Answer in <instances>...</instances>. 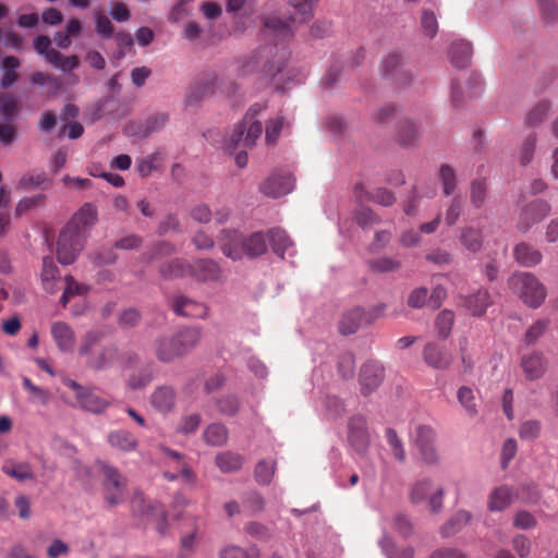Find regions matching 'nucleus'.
<instances>
[{"mask_svg":"<svg viewBox=\"0 0 558 558\" xmlns=\"http://www.w3.org/2000/svg\"><path fill=\"white\" fill-rule=\"evenodd\" d=\"M169 116L165 112H157L149 118L141 126L143 136H149L155 132H159L168 123Z\"/></svg>","mask_w":558,"mask_h":558,"instance_id":"47","label":"nucleus"},{"mask_svg":"<svg viewBox=\"0 0 558 558\" xmlns=\"http://www.w3.org/2000/svg\"><path fill=\"white\" fill-rule=\"evenodd\" d=\"M488 195V185L484 179H475L470 186V201L475 208H482Z\"/></svg>","mask_w":558,"mask_h":558,"instance_id":"43","label":"nucleus"},{"mask_svg":"<svg viewBox=\"0 0 558 558\" xmlns=\"http://www.w3.org/2000/svg\"><path fill=\"white\" fill-rule=\"evenodd\" d=\"M550 211L551 206L545 199L537 198L530 202L520 210L517 229L523 233L527 232L534 225L545 219Z\"/></svg>","mask_w":558,"mask_h":558,"instance_id":"10","label":"nucleus"},{"mask_svg":"<svg viewBox=\"0 0 558 558\" xmlns=\"http://www.w3.org/2000/svg\"><path fill=\"white\" fill-rule=\"evenodd\" d=\"M513 256L515 262L523 267H534L543 259L541 251L526 242H520L514 246Z\"/></svg>","mask_w":558,"mask_h":558,"instance_id":"26","label":"nucleus"},{"mask_svg":"<svg viewBox=\"0 0 558 558\" xmlns=\"http://www.w3.org/2000/svg\"><path fill=\"white\" fill-rule=\"evenodd\" d=\"M105 499L110 506H117L124 500L125 478L117 468L105 464L102 466Z\"/></svg>","mask_w":558,"mask_h":558,"instance_id":"11","label":"nucleus"},{"mask_svg":"<svg viewBox=\"0 0 558 558\" xmlns=\"http://www.w3.org/2000/svg\"><path fill=\"white\" fill-rule=\"evenodd\" d=\"M471 520V513L465 510L456 512L446 523L440 527L442 537H450L460 532Z\"/></svg>","mask_w":558,"mask_h":558,"instance_id":"32","label":"nucleus"},{"mask_svg":"<svg viewBox=\"0 0 558 558\" xmlns=\"http://www.w3.org/2000/svg\"><path fill=\"white\" fill-rule=\"evenodd\" d=\"M244 462V457L232 451H223L216 456L215 463L223 473L239 471Z\"/></svg>","mask_w":558,"mask_h":558,"instance_id":"31","label":"nucleus"},{"mask_svg":"<svg viewBox=\"0 0 558 558\" xmlns=\"http://www.w3.org/2000/svg\"><path fill=\"white\" fill-rule=\"evenodd\" d=\"M284 120L282 117L271 119L266 124L265 141L267 145H275L278 142L279 135L283 129Z\"/></svg>","mask_w":558,"mask_h":558,"instance_id":"55","label":"nucleus"},{"mask_svg":"<svg viewBox=\"0 0 558 558\" xmlns=\"http://www.w3.org/2000/svg\"><path fill=\"white\" fill-rule=\"evenodd\" d=\"M240 402L235 396H227L217 401V409L221 414L233 416L238 413Z\"/></svg>","mask_w":558,"mask_h":558,"instance_id":"61","label":"nucleus"},{"mask_svg":"<svg viewBox=\"0 0 558 558\" xmlns=\"http://www.w3.org/2000/svg\"><path fill=\"white\" fill-rule=\"evenodd\" d=\"M462 305L471 312L473 316H482L490 305V295L487 290L480 289L474 293L461 298Z\"/></svg>","mask_w":558,"mask_h":558,"instance_id":"27","label":"nucleus"},{"mask_svg":"<svg viewBox=\"0 0 558 558\" xmlns=\"http://www.w3.org/2000/svg\"><path fill=\"white\" fill-rule=\"evenodd\" d=\"M439 175L444 185V193L447 196L451 195L456 189L454 170L448 165H442L439 170Z\"/></svg>","mask_w":558,"mask_h":558,"instance_id":"59","label":"nucleus"},{"mask_svg":"<svg viewBox=\"0 0 558 558\" xmlns=\"http://www.w3.org/2000/svg\"><path fill=\"white\" fill-rule=\"evenodd\" d=\"M537 145V134L530 133L522 142L518 150L519 162L521 166L529 165L533 157Z\"/></svg>","mask_w":558,"mask_h":558,"instance_id":"45","label":"nucleus"},{"mask_svg":"<svg viewBox=\"0 0 558 558\" xmlns=\"http://www.w3.org/2000/svg\"><path fill=\"white\" fill-rule=\"evenodd\" d=\"M385 77L392 80L397 85H405L412 81V74L403 69V57L399 52L387 54L380 66Z\"/></svg>","mask_w":558,"mask_h":558,"instance_id":"15","label":"nucleus"},{"mask_svg":"<svg viewBox=\"0 0 558 558\" xmlns=\"http://www.w3.org/2000/svg\"><path fill=\"white\" fill-rule=\"evenodd\" d=\"M436 432L428 425H418L412 437L413 446L418 451L420 459L427 465H436L439 456L435 447Z\"/></svg>","mask_w":558,"mask_h":558,"instance_id":"8","label":"nucleus"},{"mask_svg":"<svg viewBox=\"0 0 558 558\" xmlns=\"http://www.w3.org/2000/svg\"><path fill=\"white\" fill-rule=\"evenodd\" d=\"M295 19L290 14L271 12L262 17L264 35L277 41H288L293 38V23Z\"/></svg>","mask_w":558,"mask_h":558,"instance_id":"7","label":"nucleus"},{"mask_svg":"<svg viewBox=\"0 0 558 558\" xmlns=\"http://www.w3.org/2000/svg\"><path fill=\"white\" fill-rule=\"evenodd\" d=\"M355 359L350 352H345L340 355L338 362V371L342 378H352L354 375Z\"/></svg>","mask_w":558,"mask_h":558,"instance_id":"57","label":"nucleus"},{"mask_svg":"<svg viewBox=\"0 0 558 558\" xmlns=\"http://www.w3.org/2000/svg\"><path fill=\"white\" fill-rule=\"evenodd\" d=\"M222 233L221 251L232 260H240L244 256L255 258L267 251L266 239L262 232H254L247 238L235 230H223Z\"/></svg>","mask_w":558,"mask_h":558,"instance_id":"2","label":"nucleus"},{"mask_svg":"<svg viewBox=\"0 0 558 558\" xmlns=\"http://www.w3.org/2000/svg\"><path fill=\"white\" fill-rule=\"evenodd\" d=\"M460 241L466 250L476 253L482 248V232L472 227H466L461 231Z\"/></svg>","mask_w":558,"mask_h":558,"instance_id":"46","label":"nucleus"},{"mask_svg":"<svg viewBox=\"0 0 558 558\" xmlns=\"http://www.w3.org/2000/svg\"><path fill=\"white\" fill-rule=\"evenodd\" d=\"M458 400L470 415L476 414L475 396L471 388L462 386L458 390Z\"/></svg>","mask_w":558,"mask_h":558,"instance_id":"58","label":"nucleus"},{"mask_svg":"<svg viewBox=\"0 0 558 558\" xmlns=\"http://www.w3.org/2000/svg\"><path fill=\"white\" fill-rule=\"evenodd\" d=\"M354 194L359 202L372 201L383 206H391L396 202L393 193L384 187L367 192L363 184H356Z\"/></svg>","mask_w":558,"mask_h":558,"instance_id":"24","label":"nucleus"},{"mask_svg":"<svg viewBox=\"0 0 558 558\" xmlns=\"http://www.w3.org/2000/svg\"><path fill=\"white\" fill-rule=\"evenodd\" d=\"M432 489V481L430 480H422L416 482L410 492V500L413 504H420L426 500L429 492Z\"/></svg>","mask_w":558,"mask_h":558,"instance_id":"54","label":"nucleus"},{"mask_svg":"<svg viewBox=\"0 0 558 558\" xmlns=\"http://www.w3.org/2000/svg\"><path fill=\"white\" fill-rule=\"evenodd\" d=\"M355 220L362 228H368L377 225L380 219L379 217L368 207H362L355 213Z\"/></svg>","mask_w":558,"mask_h":558,"instance_id":"60","label":"nucleus"},{"mask_svg":"<svg viewBox=\"0 0 558 558\" xmlns=\"http://www.w3.org/2000/svg\"><path fill=\"white\" fill-rule=\"evenodd\" d=\"M385 376L384 366L375 361L365 363L360 372L361 392L367 396L375 391L381 384Z\"/></svg>","mask_w":558,"mask_h":558,"instance_id":"17","label":"nucleus"},{"mask_svg":"<svg viewBox=\"0 0 558 558\" xmlns=\"http://www.w3.org/2000/svg\"><path fill=\"white\" fill-rule=\"evenodd\" d=\"M190 277L197 282L221 283L225 281V274L220 265L214 259H197L191 264Z\"/></svg>","mask_w":558,"mask_h":558,"instance_id":"14","label":"nucleus"},{"mask_svg":"<svg viewBox=\"0 0 558 558\" xmlns=\"http://www.w3.org/2000/svg\"><path fill=\"white\" fill-rule=\"evenodd\" d=\"M449 57L453 66L459 69L466 68L472 57V47L464 40L454 41L450 46Z\"/></svg>","mask_w":558,"mask_h":558,"instance_id":"30","label":"nucleus"},{"mask_svg":"<svg viewBox=\"0 0 558 558\" xmlns=\"http://www.w3.org/2000/svg\"><path fill=\"white\" fill-rule=\"evenodd\" d=\"M541 423L538 421H526L521 424L520 426V437L524 440H534L536 439L541 434Z\"/></svg>","mask_w":558,"mask_h":558,"instance_id":"64","label":"nucleus"},{"mask_svg":"<svg viewBox=\"0 0 558 558\" xmlns=\"http://www.w3.org/2000/svg\"><path fill=\"white\" fill-rule=\"evenodd\" d=\"M369 267L376 272H393L400 269L401 263L390 257H378L369 260Z\"/></svg>","mask_w":558,"mask_h":558,"instance_id":"51","label":"nucleus"},{"mask_svg":"<svg viewBox=\"0 0 558 558\" xmlns=\"http://www.w3.org/2000/svg\"><path fill=\"white\" fill-rule=\"evenodd\" d=\"M295 179L287 171L275 172L269 175L260 185L259 191L267 197L279 198L294 189Z\"/></svg>","mask_w":558,"mask_h":558,"instance_id":"13","label":"nucleus"},{"mask_svg":"<svg viewBox=\"0 0 558 558\" xmlns=\"http://www.w3.org/2000/svg\"><path fill=\"white\" fill-rule=\"evenodd\" d=\"M316 0H287L288 4L300 15L301 21L307 20L313 13V7Z\"/></svg>","mask_w":558,"mask_h":558,"instance_id":"63","label":"nucleus"},{"mask_svg":"<svg viewBox=\"0 0 558 558\" xmlns=\"http://www.w3.org/2000/svg\"><path fill=\"white\" fill-rule=\"evenodd\" d=\"M454 322V314L452 311L444 310L441 311L435 322V326L438 332V336L441 339H447L451 332V328Z\"/></svg>","mask_w":558,"mask_h":558,"instance_id":"49","label":"nucleus"},{"mask_svg":"<svg viewBox=\"0 0 558 558\" xmlns=\"http://www.w3.org/2000/svg\"><path fill=\"white\" fill-rule=\"evenodd\" d=\"M513 499V494L510 487L500 486L493 490L488 501V509L490 511H502L508 508Z\"/></svg>","mask_w":558,"mask_h":558,"instance_id":"36","label":"nucleus"},{"mask_svg":"<svg viewBox=\"0 0 558 558\" xmlns=\"http://www.w3.org/2000/svg\"><path fill=\"white\" fill-rule=\"evenodd\" d=\"M100 331H89L82 339L78 354L86 356V365L94 371H102L113 365L118 359V348L113 344L96 349L100 342Z\"/></svg>","mask_w":558,"mask_h":558,"instance_id":"3","label":"nucleus"},{"mask_svg":"<svg viewBox=\"0 0 558 558\" xmlns=\"http://www.w3.org/2000/svg\"><path fill=\"white\" fill-rule=\"evenodd\" d=\"M158 449L163 454V464L167 468L163 472V477L167 481L173 482L181 478L191 485L196 483V474L186 463L182 453L163 445H159Z\"/></svg>","mask_w":558,"mask_h":558,"instance_id":"5","label":"nucleus"},{"mask_svg":"<svg viewBox=\"0 0 558 558\" xmlns=\"http://www.w3.org/2000/svg\"><path fill=\"white\" fill-rule=\"evenodd\" d=\"M348 442L359 454H364L369 446V433L366 418L356 414L350 417L348 422Z\"/></svg>","mask_w":558,"mask_h":558,"instance_id":"12","label":"nucleus"},{"mask_svg":"<svg viewBox=\"0 0 558 558\" xmlns=\"http://www.w3.org/2000/svg\"><path fill=\"white\" fill-rule=\"evenodd\" d=\"M373 318L361 307L345 312L339 322L340 333L347 336L355 333L363 325L371 324Z\"/></svg>","mask_w":558,"mask_h":558,"instance_id":"21","label":"nucleus"},{"mask_svg":"<svg viewBox=\"0 0 558 558\" xmlns=\"http://www.w3.org/2000/svg\"><path fill=\"white\" fill-rule=\"evenodd\" d=\"M59 268L53 262L51 256H46L43 259L41 269V283L48 293H54L58 290V282L60 281Z\"/></svg>","mask_w":558,"mask_h":558,"instance_id":"29","label":"nucleus"},{"mask_svg":"<svg viewBox=\"0 0 558 558\" xmlns=\"http://www.w3.org/2000/svg\"><path fill=\"white\" fill-rule=\"evenodd\" d=\"M65 289L61 295L60 303L65 307L74 295H84L88 292V286L78 283L72 276H65Z\"/></svg>","mask_w":558,"mask_h":558,"instance_id":"42","label":"nucleus"},{"mask_svg":"<svg viewBox=\"0 0 558 558\" xmlns=\"http://www.w3.org/2000/svg\"><path fill=\"white\" fill-rule=\"evenodd\" d=\"M547 366L548 361L542 352L534 351L521 357V367L525 378L529 380H536L543 377Z\"/></svg>","mask_w":558,"mask_h":558,"instance_id":"20","label":"nucleus"},{"mask_svg":"<svg viewBox=\"0 0 558 558\" xmlns=\"http://www.w3.org/2000/svg\"><path fill=\"white\" fill-rule=\"evenodd\" d=\"M551 112V105L548 100L536 102L525 114L524 124L526 126H536L543 123Z\"/></svg>","mask_w":558,"mask_h":558,"instance_id":"33","label":"nucleus"},{"mask_svg":"<svg viewBox=\"0 0 558 558\" xmlns=\"http://www.w3.org/2000/svg\"><path fill=\"white\" fill-rule=\"evenodd\" d=\"M218 78L215 75L207 76L205 78L199 80L192 88L189 95V102L198 101L203 97H206L213 94Z\"/></svg>","mask_w":558,"mask_h":558,"instance_id":"40","label":"nucleus"},{"mask_svg":"<svg viewBox=\"0 0 558 558\" xmlns=\"http://www.w3.org/2000/svg\"><path fill=\"white\" fill-rule=\"evenodd\" d=\"M385 436L393 457L398 461L404 462L407 454L403 447V442L401 438L397 435V432L392 428H387Z\"/></svg>","mask_w":558,"mask_h":558,"instance_id":"50","label":"nucleus"},{"mask_svg":"<svg viewBox=\"0 0 558 558\" xmlns=\"http://www.w3.org/2000/svg\"><path fill=\"white\" fill-rule=\"evenodd\" d=\"M98 211L94 204L85 203L64 226L86 238L87 231L97 222Z\"/></svg>","mask_w":558,"mask_h":558,"instance_id":"16","label":"nucleus"},{"mask_svg":"<svg viewBox=\"0 0 558 558\" xmlns=\"http://www.w3.org/2000/svg\"><path fill=\"white\" fill-rule=\"evenodd\" d=\"M77 401L84 410L89 411L92 413H101L109 405V403L105 399L100 398L99 396L87 389L84 392L77 393Z\"/></svg>","mask_w":558,"mask_h":558,"instance_id":"37","label":"nucleus"},{"mask_svg":"<svg viewBox=\"0 0 558 558\" xmlns=\"http://www.w3.org/2000/svg\"><path fill=\"white\" fill-rule=\"evenodd\" d=\"M420 137V131L415 123L404 120L399 123L397 131V142L404 147L412 146Z\"/></svg>","mask_w":558,"mask_h":558,"instance_id":"38","label":"nucleus"},{"mask_svg":"<svg viewBox=\"0 0 558 558\" xmlns=\"http://www.w3.org/2000/svg\"><path fill=\"white\" fill-rule=\"evenodd\" d=\"M107 441L113 449L122 452H132L138 447L137 437L128 429L111 430L107 436Z\"/></svg>","mask_w":558,"mask_h":558,"instance_id":"23","label":"nucleus"},{"mask_svg":"<svg viewBox=\"0 0 558 558\" xmlns=\"http://www.w3.org/2000/svg\"><path fill=\"white\" fill-rule=\"evenodd\" d=\"M549 326L548 319L536 320L525 332L524 342L526 345H532L546 332Z\"/></svg>","mask_w":558,"mask_h":558,"instance_id":"53","label":"nucleus"},{"mask_svg":"<svg viewBox=\"0 0 558 558\" xmlns=\"http://www.w3.org/2000/svg\"><path fill=\"white\" fill-rule=\"evenodd\" d=\"M244 510L254 515L265 509L264 498L256 492L247 494L243 500Z\"/></svg>","mask_w":558,"mask_h":558,"instance_id":"56","label":"nucleus"},{"mask_svg":"<svg viewBox=\"0 0 558 558\" xmlns=\"http://www.w3.org/2000/svg\"><path fill=\"white\" fill-rule=\"evenodd\" d=\"M276 463L274 461L262 460L255 468V478L259 484L268 485L274 476Z\"/></svg>","mask_w":558,"mask_h":558,"instance_id":"52","label":"nucleus"},{"mask_svg":"<svg viewBox=\"0 0 558 558\" xmlns=\"http://www.w3.org/2000/svg\"><path fill=\"white\" fill-rule=\"evenodd\" d=\"M203 336L201 327H186L171 336H162L155 340L156 357L163 363L172 362L192 351Z\"/></svg>","mask_w":558,"mask_h":558,"instance_id":"1","label":"nucleus"},{"mask_svg":"<svg viewBox=\"0 0 558 558\" xmlns=\"http://www.w3.org/2000/svg\"><path fill=\"white\" fill-rule=\"evenodd\" d=\"M203 437L205 442L210 446H223L228 440V429L222 424L214 423L206 427Z\"/></svg>","mask_w":558,"mask_h":558,"instance_id":"41","label":"nucleus"},{"mask_svg":"<svg viewBox=\"0 0 558 558\" xmlns=\"http://www.w3.org/2000/svg\"><path fill=\"white\" fill-rule=\"evenodd\" d=\"M2 471L19 482L33 481L35 478L32 466L27 462H8L2 466Z\"/></svg>","mask_w":558,"mask_h":558,"instance_id":"39","label":"nucleus"},{"mask_svg":"<svg viewBox=\"0 0 558 558\" xmlns=\"http://www.w3.org/2000/svg\"><path fill=\"white\" fill-rule=\"evenodd\" d=\"M191 263L183 258H172L159 265L158 272L165 280L190 276Z\"/></svg>","mask_w":558,"mask_h":558,"instance_id":"25","label":"nucleus"},{"mask_svg":"<svg viewBox=\"0 0 558 558\" xmlns=\"http://www.w3.org/2000/svg\"><path fill=\"white\" fill-rule=\"evenodd\" d=\"M51 336L60 351H73L75 345V335L70 325L64 322L53 323L51 326Z\"/></svg>","mask_w":558,"mask_h":558,"instance_id":"22","label":"nucleus"},{"mask_svg":"<svg viewBox=\"0 0 558 558\" xmlns=\"http://www.w3.org/2000/svg\"><path fill=\"white\" fill-rule=\"evenodd\" d=\"M263 133V125L259 121L242 120L239 122L226 141L228 149H235L239 145L253 147Z\"/></svg>","mask_w":558,"mask_h":558,"instance_id":"9","label":"nucleus"},{"mask_svg":"<svg viewBox=\"0 0 558 558\" xmlns=\"http://www.w3.org/2000/svg\"><path fill=\"white\" fill-rule=\"evenodd\" d=\"M423 360L432 368L447 369L453 362V355L444 345L428 342L423 350Z\"/></svg>","mask_w":558,"mask_h":558,"instance_id":"18","label":"nucleus"},{"mask_svg":"<svg viewBox=\"0 0 558 558\" xmlns=\"http://www.w3.org/2000/svg\"><path fill=\"white\" fill-rule=\"evenodd\" d=\"M21 62L19 58L9 56L5 57L1 62L2 68V78L0 82V85L2 88H8L11 85H13L15 82H17L20 74L17 72V69L20 68Z\"/></svg>","mask_w":558,"mask_h":558,"instance_id":"34","label":"nucleus"},{"mask_svg":"<svg viewBox=\"0 0 558 558\" xmlns=\"http://www.w3.org/2000/svg\"><path fill=\"white\" fill-rule=\"evenodd\" d=\"M173 253H175V246L172 243L167 241H159L155 243L148 252L143 254V258L146 262L151 263L155 259L170 256Z\"/></svg>","mask_w":558,"mask_h":558,"instance_id":"48","label":"nucleus"},{"mask_svg":"<svg viewBox=\"0 0 558 558\" xmlns=\"http://www.w3.org/2000/svg\"><path fill=\"white\" fill-rule=\"evenodd\" d=\"M268 238L272 251L280 257H283L289 248L293 246L287 232L280 228L270 229L268 231Z\"/></svg>","mask_w":558,"mask_h":558,"instance_id":"35","label":"nucleus"},{"mask_svg":"<svg viewBox=\"0 0 558 558\" xmlns=\"http://www.w3.org/2000/svg\"><path fill=\"white\" fill-rule=\"evenodd\" d=\"M171 308L177 315L191 318H204L208 312L204 303L184 295L174 296L171 302Z\"/></svg>","mask_w":558,"mask_h":558,"instance_id":"19","label":"nucleus"},{"mask_svg":"<svg viewBox=\"0 0 558 558\" xmlns=\"http://www.w3.org/2000/svg\"><path fill=\"white\" fill-rule=\"evenodd\" d=\"M151 405L160 413L172 411L175 404V391L170 386H160L150 396Z\"/></svg>","mask_w":558,"mask_h":558,"instance_id":"28","label":"nucleus"},{"mask_svg":"<svg viewBox=\"0 0 558 558\" xmlns=\"http://www.w3.org/2000/svg\"><path fill=\"white\" fill-rule=\"evenodd\" d=\"M86 238L63 227L57 242V258L62 265L73 264L83 251Z\"/></svg>","mask_w":558,"mask_h":558,"instance_id":"6","label":"nucleus"},{"mask_svg":"<svg viewBox=\"0 0 558 558\" xmlns=\"http://www.w3.org/2000/svg\"><path fill=\"white\" fill-rule=\"evenodd\" d=\"M49 63L56 69L62 70L63 72H70L78 68L80 60L75 54L65 57L59 51H50Z\"/></svg>","mask_w":558,"mask_h":558,"instance_id":"44","label":"nucleus"},{"mask_svg":"<svg viewBox=\"0 0 558 558\" xmlns=\"http://www.w3.org/2000/svg\"><path fill=\"white\" fill-rule=\"evenodd\" d=\"M118 259L114 247H104L92 255V260L96 266L111 265Z\"/></svg>","mask_w":558,"mask_h":558,"instance_id":"62","label":"nucleus"},{"mask_svg":"<svg viewBox=\"0 0 558 558\" xmlns=\"http://www.w3.org/2000/svg\"><path fill=\"white\" fill-rule=\"evenodd\" d=\"M511 289L530 307H539L546 299L544 284L531 272H518L509 280Z\"/></svg>","mask_w":558,"mask_h":558,"instance_id":"4","label":"nucleus"}]
</instances>
